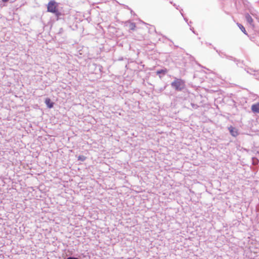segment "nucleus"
<instances>
[{
  "instance_id": "11",
  "label": "nucleus",
  "mask_w": 259,
  "mask_h": 259,
  "mask_svg": "<svg viewBox=\"0 0 259 259\" xmlns=\"http://www.w3.org/2000/svg\"><path fill=\"white\" fill-rule=\"evenodd\" d=\"M66 259H78V258L77 257H69L67 258Z\"/></svg>"
},
{
  "instance_id": "8",
  "label": "nucleus",
  "mask_w": 259,
  "mask_h": 259,
  "mask_svg": "<svg viewBox=\"0 0 259 259\" xmlns=\"http://www.w3.org/2000/svg\"><path fill=\"white\" fill-rule=\"evenodd\" d=\"M135 27H136V24L135 23H130V24L129 25V28L131 30H134L135 29Z\"/></svg>"
},
{
  "instance_id": "13",
  "label": "nucleus",
  "mask_w": 259,
  "mask_h": 259,
  "mask_svg": "<svg viewBox=\"0 0 259 259\" xmlns=\"http://www.w3.org/2000/svg\"><path fill=\"white\" fill-rule=\"evenodd\" d=\"M2 1H3V2H7V1H8L9 0H2Z\"/></svg>"
},
{
  "instance_id": "2",
  "label": "nucleus",
  "mask_w": 259,
  "mask_h": 259,
  "mask_svg": "<svg viewBox=\"0 0 259 259\" xmlns=\"http://www.w3.org/2000/svg\"><path fill=\"white\" fill-rule=\"evenodd\" d=\"M57 6V4L55 1H52L50 2L48 5V11L50 12L57 14L58 12Z\"/></svg>"
},
{
  "instance_id": "9",
  "label": "nucleus",
  "mask_w": 259,
  "mask_h": 259,
  "mask_svg": "<svg viewBox=\"0 0 259 259\" xmlns=\"http://www.w3.org/2000/svg\"><path fill=\"white\" fill-rule=\"evenodd\" d=\"M166 70H163V69H161V70H158L156 73L157 74H161V73H162V74H165L166 73Z\"/></svg>"
},
{
  "instance_id": "7",
  "label": "nucleus",
  "mask_w": 259,
  "mask_h": 259,
  "mask_svg": "<svg viewBox=\"0 0 259 259\" xmlns=\"http://www.w3.org/2000/svg\"><path fill=\"white\" fill-rule=\"evenodd\" d=\"M238 26L241 30V31L245 34H247L245 28L240 24L237 23Z\"/></svg>"
},
{
  "instance_id": "6",
  "label": "nucleus",
  "mask_w": 259,
  "mask_h": 259,
  "mask_svg": "<svg viewBox=\"0 0 259 259\" xmlns=\"http://www.w3.org/2000/svg\"><path fill=\"white\" fill-rule=\"evenodd\" d=\"M245 18H246V21H247V22L248 23H249L250 25H252V23L253 22V19L251 18V17L248 14H247L245 15Z\"/></svg>"
},
{
  "instance_id": "1",
  "label": "nucleus",
  "mask_w": 259,
  "mask_h": 259,
  "mask_svg": "<svg viewBox=\"0 0 259 259\" xmlns=\"http://www.w3.org/2000/svg\"><path fill=\"white\" fill-rule=\"evenodd\" d=\"M171 85L176 90L181 91L184 88L185 83L180 79H176L171 82Z\"/></svg>"
},
{
  "instance_id": "4",
  "label": "nucleus",
  "mask_w": 259,
  "mask_h": 259,
  "mask_svg": "<svg viewBox=\"0 0 259 259\" xmlns=\"http://www.w3.org/2000/svg\"><path fill=\"white\" fill-rule=\"evenodd\" d=\"M45 103L49 108H51L53 107V103L51 102V100L49 98L46 99Z\"/></svg>"
},
{
  "instance_id": "12",
  "label": "nucleus",
  "mask_w": 259,
  "mask_h": 259,
  "mask_svg": "<svg viewBox=\"0 0 259 259\" xmlns=\"http://www.w3.org/2000/svg\"><path fill=\"white\" fill-rule=\"evenodd\" d=\"M254 75L256 76V77L257 78H258V77H259V76H257V74L254 73Z\"/></svg>"
},
{
  "instance_id": "3",
  "label": "nucleus",
  "mask_w": 259,
  "mask_h": 259,
  "mask_svg": "<svg viewBox=\"0 0 259 259\" xmlns=\"http://www.w3.org/2000/svg\"><path fill=\"white\" fill-rule=\"evenodd\" d=\"M251 110L254 113H259V103L252 105Z\"/></svg>"
},
{
  "instance_id": "10",
  "label": "nucleus",
  "mask_w": 259,
  "mask_h": 259,
  "mask_svg": "<svg viewBox=\"0 0 259 259\" xmlns=\"http://www.w3.org/2000/svg\"><path fill=\"white\" fill-rule=\"evenodd\" d=\"M78 159L82 160V161H83L84 160V157L83 156H79L78 157Z\"/></svg>"
},
{
  "instance_id": "5",
  "label": "nucleus",
  "mask_w": 259,
  "mask_h": 259,
  "mask_svg": "<svg viewBox=\"0 0 259 259\" xmlns=\"http://www.w3.org/2000/svg\"><path fill=\"white\" fill-rule=\"evenodd\" d=\"M229 130H230V132L231 133V134L234 136V137H236L238 135V133L237 132V131L236 130L235 128L232 127H231L229 128Z\"/></svg>"
}]
</instances>
